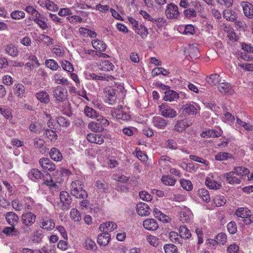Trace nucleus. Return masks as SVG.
Instances as JSON below:
<instances>
[{
  "instance_id": "f257e3e1",
  "label": "nucleus",
  "mask_w": 253,
  "mask_h": 253,
  "mask_svg": "<svg viewBox=\"0 0 253 253\" xmlns=\"http://www.w3.org/2000/svg\"><path fill=\"white\" fill-rule=\"evenodd\" d=\"M71 194L77 198L86 199L88 197L86 191L83 189L84 185L79 180L73 181L71 183Z\"/></svg>"
},
{
  "instance_id": "f03ea898",
  "label": "nucleus",
  "mask_w": 253,
  "mask_h": 253,
  "mask_svg": "<svg viewBox=\"0 0 253 253\" xmlns=\"http://www.w3.org/2000/svg\"><path fill=\"white\" fill-rule=\"evenodd\" d=\"M59 197L60 202L62 203L61 209L63 211L68 210L72 207V199L71 196L67 191H62L60 192Z\"/></svg>"
},
{
  "instance_id": "7ed1b4c3",
  "label": "nucleus",
  "mask_w": 253,
  "mask_h": 253,
  "mask_svg": "<svg viewBox=\"0 0 253 253\" xmlns=\"http://www.w3.org/2000/svg\"><path fill=\"white\" fill-rule=\"evenodd\" d=\"M53 92V95L56 98V102H62L67 99V91L61 86H57Z\"/></svg>"
},
{
  "instance_id": "20e7f679",
  "label": "nucleus",
  "mask_w": 253,
  "mask_h": 253,
  "mask_svg": "<svg viewBox=\"0 0 253 253\" xmlns=\"http://www.w3.org/2000/svg\"><path fill=\"white\" fill-rule=\"evenodd\" d=\"M192 124L191 120L188 118L178 120L174 125L173 129L176 132H182Z\"/></svg>"
},
{
  "instance_id": "39448f33",
  "label": "nucleus",
  "mask_w": 253,
  "mask_h": 253,
  "mask_svg": "<svg viewBox=\"0 0 253 253\" xmlns=\"http://www.w3.org/2000/svg\"><path fill=\"white\" fill-rule=\"evenodd\" d=\"M184 55L188 60L190 59H196L200 56V53L198 48L196 46L193 44L189 45L188 47L184 51Z\"/></svg>"
},
{
  "instance_id": "423d86ee",
  "label": "nucleus",
  "mask_w": 253,
  "mask_h": 253,
  "mask_svg": "<svg viewBox=\"0 0 253 253\" xmlns=\"http://www.w3.org/2000/svg\"><path fill=\"white\" fill-rule=\"evenodd\" d=\"M39 163L42 169L45 171H52L56 169L55 165L49 158H41Z\"/></svg>"
},
{
  "instance_id": "0eeeda50",
  "label": "nucleus",
  "mask_w": 253,
  "mask_h": 253,
  "mask_svg": "<svg viewBox=\"0 0 253 253\" xmlns=\"http://www.w3.org/2000/svg\"><path fill=\"white\" fill-rule=\"evenodd\" d=\"M165 12L169 19L177 18L179 15L177 6L172 3L167 5Z\"/></svg>"
},
{
  "instance_id": "6e6552de",
  "label": "nucleus",
  "mask_w": 253,
  "mask_h": 253,
  "mask_svg": "<svg viewBox=\"0 0 253 253\" xmlns=\"http://www.w3.org/2000/svg\"><path fill=\"white\" fill-rule=\"evenodd\" d=\"M136 208L138 214L140 216H147L151 211V210L148 205L144 203H138L136 205Z\"/></svg>"
},
{
  "instance_id": "1a4fd4ad",
  "label": "nucleus",
  "mask_w": 253,
  "mask_h": 253,
  "mask_svg": "<svg viewBox=\"0 0 253 253\" xmlns=\"http://www.w3.org/2000/svg\"><path fill=\"white\" fill-rule=\"evenodd\" d=\"M241 5L243 7L244 13L249 18H253V4L249 2L242 1Z\"/></svg>"
},
{
  "instance_id": "9d476101",
  "label": "nucleus",
  "mask_w": 253,
  "mask_h": 253,
  "mask_svg": "<svg viewBox=\"0 0 253 253\" xmlns=\"http://www.w3.org/2000/svg\"><path fill=\"white\" fill-rule=\"evenodd\" d=\"M111 240V235L108 232H104L98 235L97 242L99 246H106Z\"/></svg>"
},
{
  "instance_id": "9b49d317",
  "label": "nucleus",
  "mask_w": 253,
  "mask_h": 253,
  "mask_svg": "<svg viewBox=\"0 0 253 253\" xmlns=\"http://www.w3.org/2000/svg\"><path fill=\"white\" fill-rule=\"evenodd\" d=\"M36 216L31 212L23 213L21 216V221L23 224L32 225L36 221Z\"/></svg>"
},
{
  "instance_id": "f8f14e48",
  "label": "nucleus",
  "mask_w": 253,
  "mask_h": 253,
  "mask_svg": "<svg viewBox=\"0 0 253 253\" xmlns=\"http://www.w3.org/2000/svg\"><path fill=\"white\" fill-rule=\"evenodd\" d=\"M143 227L150 231H155L158 228V224L156 220L152 218H148L143 221Z\"/></svg>"
},
{
  "instance_id": "ddd939ff",
  "label": "nucleus",
  "mask_w": 253,
  "mask_h": 253,
  "mask_svg": "<svg viewBox=\"0 0 253 253\" xmlns=\"http://www.w3.org/2000/svg\"><path fill=\"white\" fill-rule=\"evenodd\" d=\"M153 122L155 127L162 129H165L168 125V121L160 117H154Z\"/></svg>"
},
{
  "instance_id": "4468645a",
  "label": "nucleus",
  "mask_w": 253,
  "mask_h": 253,
  "mask_svg": "<svg viewBox=\"0 0 253 253\" xmlns=\"http://www.w3.org/2000/svg\"><path fill=\"white\" fill-rule=\"evenodd\" d=\"M235 173L233 171H230L224 174V177L226 181L230 184H240L241 182L240 178H238L234 176Z\"/></svg>"
},
{
  "instance_id": "2eb2a0df",
  "label": "nucleus",
  "mask_w": 253,
  "mask_h": 253,
  "mask_svg": "<svg viewBox=\"0 0 253 253\" xmlns=\"http://www.w3.org/2000/svg\"><path fill=\"white\" fill-rule=\"evenodd\" d=\"M5 219L8 223L10 225H15L18 223L19 217L14 212H8L5 214Z\"/></svg>"
},
{
  "instance_id": "dca6fc26",
  "label": "nucleus",
  "mask_w": 253,
  "mask_h": 253,
  "mask_svg": "<svg viewBox=\"0 0 253 253\" xmlns=\"http://www.w3.org/2000/svg\"><path fill=\"white\" fill-rule=\"evenodd\" d=\"M40 226L42 228L47 231H50L55 227V223L52 219H43L41 222Z\"/></svg>"
},
{
  "instance_id": "f3484780",
  "label": "nucleus",
  "mask_w": 253,
  "mask_h": 253,
  "mask_svg": "<svg viewBox=\"0 0 253 253\" xmlns=\"http://www.w3.org/2000/svg\"><path fill=\"white\" fill-rule=\"evenodd\" d=\"M251 211L247 208H239L235 212V214L239 217L245 219L251 216Z\"/></svg>"
},
{
  "instance_id": "a211bd4d",
  "label": "nucleus",
  "mask_w": 253,
  "mask_h": 253,
  "mask_svg": "<svg viewBox=\"0 0 253 253\" xmlns=\"http://www.w3.org/2000/svg\"><path fill=\"white\" fill-rule=\"evenodd\" d=\"M50 157L54 161L60 162L63 159V156L60 151L55 147L52 148L49 152Z\"/></svg>"
},
{
  "instance_id": "6ab92c4d",
  "label": "nucleus",
  "mask_w": 253,
  "mask_h": 253,
  "mask_svg": "<svg viewBox=\"0 0 253 253\" xmlns=\"http://www.w3.org/2000/svg\"><path fill=\"white\" fill-rule=\"evenodd\" d=\"M28 177L33 181H36L37 180L42 179L43 175L38 169H33L28 173Z\"/></svg>"
},
{
  "instance_id": "aec40b11",
  "label": "nucleus",
  "mask_w": 253,
  "mask_h": 253,
  "mask_svg": "<svg viewBox=\"0 0 253 253\" xmlns=\"http://www.w3.org/2000/svg\"><path fill=\"white\" fill-rule=\"evenodd\" d=\"M165 96L163 99L165 101H172L174 100L175 99L179 97L178 94L173 90H170V88L164 92Z\"/></svg>"
},
{
  "instance_id": "412c9836",
  "label": "nucleus",
  "mask_w": 253,
  "mask_h": 253,
  "mask_svg": "<svg viewBox=\"0 0 253 253\" xmlns=\"http://www.w3.org/2000/svg\"><path fill=\"white\" fill-rule=\"evenodd\" d=\"M218 90L222 94H231L233 91L231 85L227 83H222L218 86Z\"/></svg>"
},
{
  "instance_id": "4be33fe9",
  "label": "nucleus",
  "mask_w": 253,
  "mask_h": 253,
  "mask_svg": "<svg viewBox=\"0 0 253 253\" xmlns=\"http://www.w3.org/2000/svg\"><path fill=\"white\" fill-rule=\"evenodd\" d=\"M221 135V130L218 131L215 129H209L202 132L201 133V136L203 138L208 137H218Z\"/></svg>"
},
{
  "instance_id": "5701e85b",
  "label": "nucleus",
  "mask_w": 253,
  "mask_h": 253,
  "mask_svg": "<svg viewBox=\"0 0 253 253\" xmlns=\"http://www.w3.org/2000/svg\"><path fill=\"white\" fill-rule=\"evenodd\" d=\"M206 81L210 85L213 86L219 84L221 81V78L217 74H212L207 77Z\"/></svg>"
},
{
  "instance_id": "b1692460",
  "label": "nucleus",
  "mask_w": 253,
  "mask_h": 253,
  "mask_svg": "<svg viewBox=\"0 0 253 253\" xmlns=\"http://www.w3.org/2000/svg\"><path fill=\"white\" fill-rule=\"evenodd\" d=\"M112 88L115 90L114 92L117 97L123 98L125 96L126 90L123 85L115 83Z\"/></svg>"
},
{
  "instance_id": "393cba45",
  "label": "nucleus",
  "mask_w": 253,
  "mask_h": 253,
  "mask_svg": "<svg viewBox=\"0 0 253 253\" xmlns=\"http://www.w3.org/2000/svg\"><path fill=\"white\" fill-rule=\"evenodd\" d=\"M182 109L185 112V114L188 115H194L197 114V109L195 106L191 104H186L182 106Z\"/></svg>"
},
{
  "instance_id": "a878e982",
  "label": "nucleus",
  "mask_w": 253,
  "mask_h": 253,
  "mask_svg": "<svg viewBox=\"0 0 253 253\" xmlns=\"http://www.w3.org/2000/svg\"><path fill=\"white\" fill-rule=\"evenodd\" d=\"M93 47L97 50L104 51L107 47L106 44L102 41L99 40H94L92 42Z\"/></svg>"
},
{
  "instance_id": "bb28decb",
  "label": "nucleus",
  "mask_w": 253,
  "mask_h": 253,
  "mask_svg": "<svg viewBox=\"0 0 253 253\" xmlns=\"http://www.w3.org/2000/svg\"><path fill=\"white\" fill-rule=\"evenodd\" d=\"M88 127L93 131L102 132L104 128L102 126L101 123L96 120V122H92L89 124Z\"/></svg>"
},
{
  "instance_id": "cd10ccee",
  "label": "nucleus",
  "mask_w": 253,
  "mask_h": 253,
  "mask_svg": "<svg viewBox=\"0 0 253 253\" xmlns=\"http://www.w3.org/2000/svg\"><path fill=\"white\" fill-rule=\"evenodd\" d=\"M232 171L240 176L248 175L250 173V170L248 169L242 167H235Z\"/></svg>"
},
{
  "instance_id": "c85d7f7f",
  "label": "nucleus",
  "mask_w": 253,
  "mask_h": 253,
  "mask_svg": "<svg viewBox=\"0 0 253 253\" xmlns=\"http://www.w3.org/2000/svg\"><path fill=\"white\" fill-rule=\"evenodd\" d=\"M95 186L101 192L107 193L108 191V185L104 180H97L95 182Z\"/></svg>"
},
{
  "instance_id": "c756f323",
  "label": "nucleus",
  "mask_w": 253,
  "mask_h": 253,
  "mask_svg": "<svg viewBox=\"0 0 253 253\" xmlns=\"http://www.w3.org/2000/svg\"><path fill=\"white\" fill-rule=\"evenodd\" d=\"M36 96L37 99L42 102L46 104L49 102V96L45 91H42L37 93Z\"/></svg>"
},
{
  "instance_id": "7c9ffc66",
  "label": "nucleus",
  "mask_w": 253,
  "mask_h": 253,
  "mask_svg": "<svg viewBox=\"0 0 253 253\" xmlns=\"http://www.w3.org/2000/svg\"><path fill=\"white\" fill-rule=\"evenodd\" d=\"M42 238V230L37 229L33 232L32 237V241L36 243H41Z\"/></svg>"
},
{
  "instance_id": "2f4dec72",
  "label": "nucleus",
  "mask_w": 253,
  "mask_h": 253,
  "mask_svg": "<svg viewBox=\"0 0 253 253\" xmlns=\"http://www.w3.org/2000/svg\"><path fill=\"white\" fill-rule=\"evenodd\" d=\"M84 112L86 116L92 119H96L97 117L99 115L95 110L88 106L85 107Z\"/></svg>"
},
{
  "instance_id": "473e14b6",
  "label": "nucleus",
  "mask_w": 253,
  "mask_h": 253,
  "mask_svg": "<svg viewBox=\"0 0 253 253\" xmlns=\"http://www.w3.org/2000/svg\"><path fill=\"white\" fill-rule=\"evenodd\" d=\"M191 215L190 211L186 209L185 211H181L180 212V219L182 222H188L190 220Z\"/></svg>"
},
{
  "instance_id": "72a5a7b5",
  "label": "nucleus",
  "mask_w": 253,
  "mask_h": 253,
  "mask_svg": "<svg viewBox=\"0 0 253 253\" xmlns=\"http://www.w3.org/2000/svg\"><path fill=\"white\" fill-rule=\"evenodd\" d=\"M161 114L164 117L172 118L176 116L177 113L174 109L169 108L168 109L162 111Z\"/></svg>"
},
{
  "instance_id": "f704fd0d",
  "label": "nucleus",
  "mask_w": 253,
  "mask_h": 253,
  "mask_svg": "<svg viewBox=\"0 0 253 253\" xmlns=\"http://www.w3.org/2000/svg\"><path fill=\"white\" fill-rule=\"evenodd\" d=\"M198 194L202 198L203 200L208 203L210 201V196L209 191L204 188H201L198 190Z\"/></svg>"
},
{
  "instance_id": "c9c22d12",
  "label": "nucleus",
  "mask_w": 253,
  "mask_h": 253,
  "mask_svg": "<svg viewBox=\"0 0 253 253\" xmlns=\"http://www.w3.org/2000/svg\"><path fill=\"white\" fill-rule=\"evenodd\" d=\"M6 53L11 56H16L18 55L17 47L12 44H9L5 48Z\"/></svg>"
},
{
  "instance_id": "e433bc0d",
  "label": "nucleus",
  "mask_w": 253,
  "mask_h": 253,
  "mask_svg": "<svg viewBox=\"0 0 253 253\" xmlns=\"http://www.w3.org/2000/svg\"><path fill=\"white\" fill-rule=\"evenodd\" d=\"M205 184L207 186L211 189L216 190L218 189L220 186H221V184L217 183L215 181H213L210 178H206Z\"/></svg>"
},
{
  "instance_id": "4c0bfd02",
  "label": "nucleus",
  "mask_w": 253,
  "mask_h": 253,
  "mask_svg": "<svg viewBox=\"0 0 253 253\" xmlns=\"http://www.w3.org/2000/svg\"><path fill=\"white\" fill-rule=\"evenodd\" d=\"M179 231L180 236L182 238L188 239L191 236L189 230L185 225L180 226Z\"/></svg>"
},
{
  "instance_id": "58836bf2",
  "label": "nucleus",
  "mask_w": 253,
  "mask_h": 253,
  "mask_svg": "<svg viewBox=\"0 0 253 253\" xmlns=\"http://www.w3.org/2000/svg\"><path fill=\"white\" fill-rule=\"evenodd\" d=\"M2 233L6 235H11L16 236L18 235L17 231L16 230L14 225H11L10 227H5L4 228Z\"/></svg>"
},
{
  "instance_id": "ea45409f",
  "label": "nucleus",
  "mask_w": 253,
  "mask_h": 253,
  "mask_svg": "<svg viewBox=\"0 0 253 253\" xmlns=\"http://www.w3.org/2000/svg\"><path fill=\"white\" fill-rule=\"evenodd\" d=\"M169 72L167 71L165 69L162 67H157L154 68L152 71V75L153 76H156L160 74L164 76H167L169 74Z\"/></svg>"
},
{
  "instance_id": "a19ab883",
  "label": "nucleus",
  "mask_w": 253,
  "mask_h": 253,
  "mask_svg": "<svg viewBox=\"0 0 253 253\" xmlns=\"http://www.w3.org/2000/svg\"><path fill=\"white\" fill-rule=\"evenodd\" d=\"M57 123L60 126L68 127L70 125V121L63 116H58L56 118Z\"/></svg>"
},
{
  "instance_id": "79ce46f5",
  "label": "nucleus",
  "mask_w": 253,
  "mask_h": 253,
  "mask_svg": "<svg viewBox=\"0 0 253 253\" xmlns=\"http://www.w3.org/2000/svg\"><path fill=\"white\" fill-rule=\"evenodd\" d=\"M162 181L165 185L173 186L175 184L176 180L174 178L170 176H163L162 178Z\"/></svg>"
},
{
  "instance_id": "37998d69",
  "label": "nucleus",
  "mask_w": 253,
  "mask_h": 253,
  "mask_svg": "<svg viewBox=\"0 0 253 253\" xmlns=\"http://www.w3.org/2000/svg\"><path fill=\"white\" fill-rule=\"evenodd\" d=\"M164 249L166 253H177V248L176 246L172 244L165 245Z\"/></svg>"
},
{
  "instance_id": "c03bdc74",
  "label": "nucleus",
  "mask_w": 253,
  "mask_h": 253,
  "mask_svg": "<svg viewBox=\"0 0 253 253\" xmlns=\"http://www.w3.org/2000/svg\"><path fill=\"white\" fill-rule=\"evenodd\" d=\"M90 77L93 80H102V81H108L109 79H113L114 78L111 75L106 76L104 75L103 76H98L94 73H92L89 75Z\"/></svg>"
},
{
  "instance_id": "a18cd8bd",
  "label": "nucleus",
  "mask_w": 253,
  "mask_h": 253,
  "mask_svg": "<svg viewBox=\"0 0 253 253\" xmlns=\"http://www.w3.org/2000/svg\"><path fill=\"white\" fill-rule=\"evenodd\" d=\"M180 184L182 188L187 191H191L193 188L192 183L189 180L181 179Z\"/></svg>"
},
{
  "instance_id": "49530a36",
  "label": "nucleus",
  "mask_w": 253,
  "mask_h": 253,
  "mask_svg": "<svg viewBox=\"0 0 253 253\" xmlns=\"http://www.w3.org/2000/svg\"><path fill=\"white\" fill-rule=\"evenodd\" d=\"M61 66L63 70L68 72L72 73L74 71L73 65L67 60L63 61L61 63Z\"/></svg>"
},
{
  "instance_id": "de8ad7c7",
  "label": "nucleus",
  "mask_w": 253,
  "mask_h": 253,
  "mask_svg": "<svg viewBox=\"0 0 253 253\" xmlns=\"http://www.w3.org/2000/svg\"><path fill=\"white\" fill-rule=\"evenodd\" d=\"M70 217L75 221H80L82 218L79 212L76 209H72L70 211Z\"/></svg>"
},
{
  "instance_id": "09e8293b",
  "label": "nucleus",
  "mask_w": 253,
  "mask_h": 253,
  "mask_svg": "<svg viewBox=\"0 0 253 253\" xmlns=\"http://www.w3.org/2000/svg\"><path fill=\"white\" fill-rule=\"evenodd\" d=\"M231 158V155L227 152H219L215 156L216 161H223Z\"/></svg>"
},
{
  "instance_id": "8fccbe9b",
  "label": "nucleus",
  "mask_w": 253,
  "mask_h": 253,
  "mask_svg": "<svg viewBox=\"0 0 253 253\" xmlns=\"http://www.w3.org/2000/svg\"><path fill=\"white\" fill-rule=\"evenodd\" d=\"M45 131V135L50 140H56L57 139V135L52 129L46 128Z\"/></svg>"
},
{
  "instance_id": "3c124183",
  "label": "nucleus",
  "mask_w": 253,
  "mask_h": 253,
  "mask_svg": "<svg viewBox=\"0 0 253 253\" xmlns=\"http://www.w3.org/2000/svg\"><path fill=\"white\" fill-rule=\"evenodd\" d=\"M45 64L48 68L52 70H56L58 68L57 63L53 59L46 60Z\"/></svg>"
},
{
  "instance_id": "603ef678",
  "label": "nucleus",
  "mask_w": 253,
  "mask_h": 253,
  "mask_svg": "<svg viewBox=\"0 0 253 253\" xmlns=\"http://www.w3.org/2000/svg\"><path fill=\"white\" fill-rule=\"evenodd\" d=\"M136 29L138 30L137 34L140 35L142 38L146 37L148 34V29L143 25H140L139 27H138V25Z\"/></svg>"
},
{
  "instance_id": "864d4df0",
  "label": "nucleus",
  "mask_w": 253,
  "mask_h": 253,
  "mask_svg": "<svg viewBox=\"0 0 253 253\" xmlns=\"http://www.w3.org/2000/svg\"><path fill=\"white\" fill-rule=\"evenodd\" d=\"M25 13L21 10H15L11 13V17L14 19H20L25 17Z\"/></svg>"
},
{
  "instance_id": "5fc2aeb1",
  "label": "nucleus",
  "mask_w": 253,
  "mask_h": 253,
  "mask_svg": "<svg viewBox=\"0 0 253 253\" xmlns=\"http://www.w3.org/2000/svg\"><path fill=\"white\" fill-rule=\"evenodd\" d=\"M223 15L224 18H225L227 20H230V21H235L237 19L236 16L232 13L231 10L223 11Z\"/></svg>"
},
{
  "instance_id": "6e6d98bb",
  "label": "nucleus",
  "mask_w": 253,
  "mask_h": 253,
  "mask_svg": "<svg viewBox=\"0 0 253 253\" xmlns=\"http://www.w3.org/2000/svg\"><path fill=\"white\" fill-rule=\"evenodd\" d=\"M114 91H116L115 90L113 89L112 88L109 89L108 91V99L110 101L109 103L111 104L114 103L116 98H118Z\"/></svg>"
},
{
  "instance_id": "4d7b16f0",
  "label": "nucleus",
  "mask_w": 253,
  "mask_h": 253,
  "mask_svg": "<svg viewBox=\"0 0 253 253\" xmlns=\"http://www.w3.org/2000/svg\"><path fill=\"white\" fill-rule=\"evenodd\" d=\"M85 244L87 250L94 251L96 250L97 249L95 243L90 239L86 240L85 242Z\"/></svg>"
},
{
  "instance_id": "13d9d810",
  "label": "nucleus",
  "mask_w": 253,
  "mask_h": 253,
  "mask_svg": "<svg viewBox=\"0 0 253 253\" xmlns=\"http://www.w3.org/2000/svg\"><path fill=\"white\" fill-rule=\"evenodd\" d=\"M227 230L231 234H234L237 231L236 224L234 221L230 222L227 226Z\"/></svg>"
},
{
  "instance_id": "bf43d9fd",
  "label": "nucleus",
  "mask_w": 253,
  "mask_h": 253,
  "mask_svg": "<svg viewBox=\"0 0 253 253\" xmlns=\"http://www.w3.org/2000/svg\"><path fill=\"white\" fill-rule=\"evenodd\" d=\"M45 6L47 9L51 11H57L58 9L57 5L50 0L45 1Z\"/></svg>"
},
{
  "instance_id": "052dcab7",
  "label": "nucleus",
  "mask_w": 253,
  "mask_h": 253,
  "mask_svg": "<svg viewBox=\"0 0 253 253\" xmlns=\"http://www.w3.org/2000/svg\"><path fill=\"white\" fill-rule=\"evenodd\" d=\"M14 89L15 90V94H17V95L18 96H20V95L22 94L25 90V87L24 85L21 84H15L14 86Z\"/></svg>"
},
{
  "instance_id": "680f3d73",
  "label": "nucleus",
  "mask_w": 253,
  "mask_h": 253,
  "mask_svg": "<svg viewBox=\"0 0 253 253\" xmlns=\"http://www.w3.org/2000/svg\"><path fill=\"white\" fill-rule=\"evenodd\" d=\"M215 238L218 241V243H221L222 245H224L227 241L226 235L223 232L218 234Z\"/></svg>"
},
{
  "instance_id": "e2e57ef3",
  "label": "nucleus",
  "mask_w": 253,
  "mask_h": 253,
  "mask_svg": "<svg viewBox=\"0 0 253 253\" xmlns=\"http://www.w3.org/2000/svg\"><path fill=\"white\" fill-rule=\"evenodd\" d=\"M140 198L143 201H150L152 199L151 195L146 191H140L139 193Z\"/></svg>"
},
{
  "instance_id": "0e129e2a",
  "label": "nucleus",
  "mask_w": 253,
  "mask_h": 253,
  "mask_svg": "<svg viewBox=\"0 0 253 253\" xmlns=\"http://www.w3.org/2000/svg\"><path fill=\"white\" fill-rule=\"evenodd\" d=\"M184 16L187 18H191L192 17L196 16V12L194 9H187L184 10Z\"/></svg>"
},
{
  "instance_id": "69168bd1",
  "label": "nucleus",
  "mask_w": 253,
  "mask_h": 253,
  "mask_svg": "<svg viewBox=\"0 0 253 253\" xmlns=\"http://www.w3.org/2000/svg\"><path fill=\"white\" fill-rule=\"evenodd\" d=\"M166 146L167 148L171 150H176L177 148V143L172 139L168 140L166 143Z\"/></svg>"
},
{
  "instance_id": "338daca9",
  "label": "nucleus",
  "mask_w": 253,
  "mask_h": 253,
  "mask_svg": "<svg viewBox=\"0 0 253 253\" xmlns=\"http://www.w3.org/2000/svg\"><path fill=\"white\" fill-rule=\"evenodd\" d=\"M179 235L177 233L171 231L169 234V238L171 241L174 243H179Z\"/></svg>"
},
{
  "instance_id": "774afa93",
  "label": "nucleus",
  "mask_w": 253,
  "mask_h": 253,
  "mask_svg": "<svg viewBox=\"0 0 253 253\" xmlns=\"http://www.w3.org/2000/svg\"><path fill=\"white\" fill-rule=\"evenodd\" d=\"M239 247L235 244L230 245L227 248L228 253H238L239 251Z\"/></svg>"
}]
</instances>
